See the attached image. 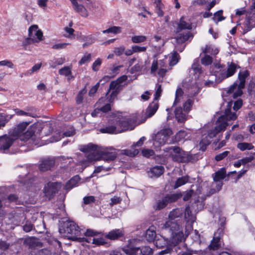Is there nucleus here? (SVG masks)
I'll list each match as a JSON object with an SVG mask.
<instances>
[{
    "label": "nucleus",
    "mask_w": 255,
    "mask_h": 255,
    "mask_svg": "<svg viewBox=\"0 0 255 255\" xmlns=\"http://www.w3.org/2000/svg\"><path fill=\"white\" fill-rule=\"evenodd\" d=\"M81 151L87 154V159L89 162L101 159L107 161H113L118 155L116 150L112 147H100L91 143L84 146Z\"/></svg>",
    "instance_id": "1"
},
{
    "label": "nucleus",
    "mask_w": 255,
    "mask_h": 255,
    "mask_svg": "<svg viewBox=\"0 0 255 255\" xmlns=\"http://www.w3.org/2000/svg\"><path fill=\"white\" fill-rule=\"evenodd\" d=\"M238 66L234 63H228L227 68L218 63H214V66L211 67L212 76H215V81L209 80L205 82L206 86L214 87L216 84L221 82L224 79L233 76L236 72Z\"/></svg>",
    "instance_id": "2"
},
{
    "label": "nucleus",
    "mask_w": 255,
    "mask_h": 255,
    "mask_svg": "<svg viewBox=\"0 0 255 255\" xmlns=\"http://www.w3.org/2000/svg\"><path fill=\"white\" fill-rule=\"evenodd\" d=\"M225 117H220L217 121V126L214 129L210 130L208 134V136L205 137L207 138L202 139L200 143V144L203 145H209L210 143V139L215 137L216 134L221 131L225 130L226 127L228 126L227 120H235L237 118V116L235 113L231 112V108H228L225 110Z\"/></svg>",
    "instance_id": "3"
},
{
    "label": "nucleus",
    "mask_w": 255,
    "mask_h": 255,
    "mask_svg": "<svg viewBox=\"0 0 255 255\" xmlns=\"http://www.w3.org/2000/svg\"><path fill=\"white\" fill-rule=\"evenodd\" d=\"M61 234H67L69 239L79 242H90L87 238L79 237L81 234V230L79 226L73 221H66L63 223L62 228L59 229Z\"/></svg>",
    "instance_id": "4"
},
{
    "label": "nucleus",
    "mask_w": 255,
    "mask_h": 255,
    "mask_svg": "<svg viewBox=\"0 0 255 255\" xmlns=\"http://www.w3.org/2000/svg\"><path fill=\"white\" fill-rule=\"evenodd\" d=\"M249 75V72L247 70L240 72L239 73V84L238 85L237 83H234L230 87L228 91V93L229 94L233 93V97L234 98L241 96L243 93L242 89L245 87L246 79Z\"/></svg>",
    "instance_id": "5"
},
{
    "label": "nucleus",
    "mask_w": 255,
    "mask_h": 255,
    "mask_svg": "<svg viewBox=\"0 0 255 255\" xmlns=\"http://www.w3.org/2000/svg\"><path fill=\"white\" fill-rule=\"evenodd\" d=\"M253 27H255V0H252L251 7L246 12L244 32H249Z\"/></svg>",
    "instance_id": "6"
},
{
    "label": "nucleus",
    "mask_w": 255,
    "mask_h": 255,
    "mask_svg": "<svg viewBox=\"0 0 255 255\" xmlns=\"http://www.w3.org/2000/svg\"><path fill=\"white\" fill-rule=\"evenodd\" d=\"M172 134V131L169 128H165L158 132L153 138V145L159 147L164 145Z\"/></svg>",
    "instance_id": "7"
},
{
    "label": "nucleus",
    "mask_w": 255,
    "mask_h": 255,
    "mask_svg": "<svg viewBox=\"0 0 255 255\" xmlns=\"http://www.w3.org/2000/svg\"><path fill=\"white\" fill-rule=\"evenodd\" d=\"M123 251L128 255H151L152 249L147 246L142 248L127 247L123 249Z\"/></svg>",
    "instance_id": "8"
},
{
    "label": "nucleus",
    "mask_w": 255,
    "mask_h": 255,
    "mask_svg": "<svg viewBox=\"0 0 255 255\" xmlns=\"http://www.w3.org/2000/svg\"><path fill=\"white\" fill-rule=\"evenodd\" d=\"M43 33H28V36L26 37L22 42V46L26 51H31V50L28 45L34 42H38L42 39Z\"/></svg>",
    "instance_id": "9"
},
{
    "label": "nucleus",
    "mask_w": 255,
    "mask_h": 255,
    "mask_svg": "<svg viewBox=\"0 0 255 255\" xmlns=\"http://www.w3.org/2000/svg\"><path fill=\"white\" fill-rule=\"evenodd\" d=\"M16 140H17L16 136L13 135L10 131L8 134L0 136V150H5L8 149Z\"/></svg>",
    "instance_id": "10"
},
{
    "label": "nucleus",
    "mask_w": 255,
    "mask_h": 255,
    "mask_svg": "<svg viewBox=\"0 0 255 255\" xmlns=\"http://www.w3.org/2000/svg\"><path fill=\"white\" fill-rule=\"evenodd\" d=\"M61 187V186L60 183L48 182L45 185L43 189L45 196L50 200L58 192Z\"/></svg>",
    "instance_id": "11"
},
{
    "label": "nucleus",
    "mask_w": 255,
    "mask_h": 255,
    "mask_svg": "<svg viewBox=\"0 0 255 255\" xmlns=\"http://www.w3.org/2000/svg\"><path fill=\"white\" fill-rule=\"evenodd\" d=\"M118 121L120 122L122 128L118 127V131H125L134 128L136 120L124 117H119Z\"/></svg>",
    "instance_id": "12"
},
{
    "label": "nucleus",
    "mask_w": 255,
    "mask_h": 255,
    "mask_svg": "<svg viewBox=\"0 0 255 255\" xmlns=\"http://www.w3.org/2000/svg\"><path fill=\"white\" fill-rule=\"evenodd\" d=\"M177 29L180 30H193L196 27L195 23L191 22L190 19L187 16H182L179 21L176 22Z\"/></svg>",
    "instance_id": "13"
},
{
    "label": "nucleus",
    "mask_w": 255,
    "mask_h": 255,
    "mask_svg": "<svg viewBox=\"0 0 255 255\" xmlns=\"http://www.w3.org/2000/svg\"><path fill=\"white\" fill-rule=\"evenodd\" d=\"M164 152L167 153L166 156L171 157L173 161L178 162V158L181 154L182 149L176 146H172L165 148L163 149Z\"/></svg>",
    "instance_id": "14"
},
{
    "label": "nucleus",
    "mask_w": 255,
    "mask_h": 255,
    "mask_svg": "<svg viewBox=\"0 0 255 255\" xmlns=\"http://www.w3.org/2000/svg\"><path fill=\"white\" fill-rule=\"evenodd\" d=\"M119 117L116 118L113 122L114 125L109 126L105 128H101L100 131L102 133H118L123 131H118V127L122 128L120 122L118 121Z\"/></svg>",
    "instance_id": "15"
},
{
    "label": "nucleus",
    "mask_w": 255,
    "mask_h": 255,
    "mask_svg": "<svg viewBox=\"0 0 255 255\" xmlns=\"http://www.w3.org/2000/svg\"><path fill=\"white\" fill-rule=\"evenodd\" d=\"M64 36L70 40L77 38L80 41H86V43L83 44V47H85L87 44H91L94 41V39L91 36L76 35L74 33H65Z\"/></svg>",
    "instance_id": "16"
},
{
    "label": "nucleus",
    "mask_w": 255,
    "mask_h": 255,
    "mask_svg": "<svg viewBox=\"0 0 255 255\" xmlns=\"http://www.w3.org/2000/svg\"><path fill=\"white\" fill-rule=\"evenodd\" d=\"M162 63L163 62L161 61H160L159 63L157 61H154L151 67V73L155 74V72L158 70L157 72L158 76L161 77H163L165 75L167 70L164 68V66Z\"/></svg>",
    "instance_id": "17"
},
{
    "label": "nucleus",
    "mask_w": 255,
    "mask_h": 255,
    "mask_svg": "<svg viewBox=\"0 0 255 255\" xmlns=\"http://www.w3.org/2000/svg\"><path fill=\"white\" fill-rule=\"evenodd\" d=\"M126 75H123L115 81H112L110 85L109 90L121 91L123 88L122 84L127 80Z\"/></svg>",
    "instance_id": "18"
},
{
    "label": "nucleus",
    "mask_w": 255,
    "mask_h": 255,
    "mask_svg": "<svg viewBox=\"0 0 255 255\" xmlns=\"http://www.w3.org/2000/svg\"><path fill=\"white\" fill-rule=\"evenodd\" d=\"M55 164V161L49 158L42 159L39 164V168L41 171H46L51 169Z\"/></svg>",
    "instance_id": "19"
},
{
    "label": "nucleus",
    "mask_w": 255,
    "mask_h": 255,
    "mask_svg": "<svg viewBox=\"0 0 255 255\" xmlns=\"http://www.w3.org/2000/svg\"><path fill=\"white\" fill-rule=\"evenodd\" d=\"M36 129V127L34 125L30 126L27 130L22 133L19 138L21 141H26L30 139H33L35 137V132Z\"/></svg>",
    "instance_id": "20"
},
{
    "label": "nucleus",
    "mask_w": 255,
    "mask_h": 255,
    "mask_svg": "<svg viewBox=\"0 0 255 255\" xmlns=\"http://www.w3.org/2000/svg\"><path fill=\"white\" fill-rule=\"evenodd\" d=\"M28 123L26 122H22L16 126L11 133L16 136V139L19 138L20 135L23 133L26 127H27Z\"/></svg>",
    "instance_id": "21"
},
{
    "label": "nucleus",
    "mask_w": 255,
    "mask_h": 255,
    "mask_svg": "<svg viewBox=\"0 0 255 255\" xmlns=\"http://www.w3.org/2000/svg\"><path fill=\"white\" fill-rule=\"evenodd\" d=\"M71 2L72 7L75 11L79 13L83 17H87L88 15L87 9L82 4H79L77 2V0H73Z\"/></svg>",
    "instance_id": "22"
},
{
    "label": "nucleus",
    "mask_w": 255,
    "mask_h": 255,
    "mask_svg": "<svg viewBox=\"0 0 255 255\" xmlns=\"http://www.w3.org/2000/svg\"><path fill=\"white\" fill-rule=\"evenodd\" d=\"M163 227L166 229H168L172 234L180 230L179 224L177 222V221L175 220H168L163 225Z\"/></svg>",
    "instance_id": "23"
},
{
    "label": "nucleus",
    "mask_w": 255,
    "mask_h": 255,
    "mask_svg": "<svg viewBox=\"0 0 255 255\" xmlns=\"http://www.w3.org/2000/svg\"><path fill=\"white\" fill-rule=\"evenodd\" d=\"M226 173L225 169L221 168L213 174L214 182L212 183V186L213 187L215 184H218V182H221L220 181L225 178Z\"/></svg>",
    "instance_id": "24"
},
{
    "label": "nucleus",
    "mask_w": 255,
    "mask_h": 255,
    "mask_svg": "<svg viewBox=\"0 0 255 255\" xmlns=\"http://www.w3.org/2000/svg\"><path fill=\"white\" fill-rule=\"evenodd\" d=\"M164 172V167L162 166H156L150 168L147 173L149 177L151 178L158 177L161 175Z\"/></svg>",
    "instance_id": "25"
},
{
    "label": "nucleus",
    "mask_w": 255,
    "mask_h": 255,
    "mask_svg": "<svg viewBox=\"0 0 255 255\" xmlns=\"http://www.w3.org/2000/svg\"><path fill=\"white\" fill-rule=\"evenodd\" d=\"M178 159V162H193L196 160L195 155L190 154L189 153L185 152L183 150H182L181 155Z\"/></svg>",
    "instance_id": "26"
},
{
    "label": "nucleus",
    "mask_w": 255,
    "mask_h": 255,
    "mask_svg": "<svg viewBox=\"0 0 255 255\" xmlns=\"http://www.w3.org/2000/svg\"><path fill=\"white\" fill-rule=\"evenodd\" d=\"M158 108V104L157 102L153 101L150 104L146 111V118H150L152 116L156 113Z\"/></svg>",
    "instance_id": "27"
},
{
    "label": "nucleus",
    "mask_w": 255,
    "mask_h": 255,
    "mask_svg": "<svg viewBox=\"0 0 255 255\" xmlns=\"http://www.w3.org/2000/svg\"><path fill=\"white\" fill-rule=\"evenodd\" d=\"M174 114L178 123H183L186 120V114L183 112L181 107L176 108L175 109Z\"/></svg>",
    "instance_id": "28"
},
{
    "label": "nucleus",
    "mask_w": 255,
    "mask_h": 255,
    "mask_svg": "<svg viewBox=\"0 0 255 255\" xmlns=\"http://www.w3.org/2000/svg\"><path fill=\"white\" fill-rule=\"evenodd\" d=\"M175 37L176 41L178 43H183L187 40L192 38L193 36L192 33H177Z\"/></svg>",
    "instance_id": "29"
},
{
    "label": "nucleus",
    "mask_w": 255,
    "mask_h": 255,
    "mask_svg": "<svg viewBox=\"0 0 255 255\" xmlns=\"http://www.w3.org/2000/svg\"><path fill=\"white\" fill-rule=\"evenodd\" d=\"M214 236H215L213 240L209 246V248L210 250H217L220 249L221 246L220 238L219 237H216V234H215Z\"/></svg>",
    "instance_id": "30"
},
{
    "label": "nucleus",
    "mask_w": 255,
    "mask_h": 255,
    "mask_svg": "<svg viewBox=\"0 0 255 255\" xmlns=\"http://www.w3.org/2000/svg\"><path fill=\"white\" fill-rule=\"evenodd\" d=\"M123 236V233L121 230L118 229L111 231L107 234L105 237L111 240H116Z\"/></svg>",
    "instance_id": "31"
},
{
    "label": "nucleus",
    "mask_w": 255,
    "mask_h": 255,
    "mask_svg": "<svg viewBox=\"0 0 255 255\" xmlns=\"http://www.w3.org/2000/svg\"><path fill=\"white\" fill-rule=\"evenodd\" d=\"M80 178L78 175L74 176L67 182L65 185V189L66 190H70L75 187L77 185V183L80 181Z\"/></svg>",
    "instance_id": "32"
},
{
    "label": "nucleus",
    "mask_w": 255,
    "mask_h": 255,
    "mask_svg": "<svg viewBox=\"0 0 255 255\" xmlns=\"http://www.w3.org/2000/svg\"><path fill=\"white\" fill-rule=\"evenodd\" d=\"M156 237L154 227H151L146 232L145 238L148 242L153 241Z\"/></svg>",
    "instance_id": "33"
},
{
    "label": "nucleus",
    "mask_w": 255,
    "mask_h": 255,
    "mask_svg": "<svg viewBox=\"0 0 255 255\" xmlns=\"http://www.w3.org/2000/svg\"><path fill=\"white\" fill-rule=\"evenodd\" d=\"M202 53L204 54H211L216 55L219 52V50L217 48H214L211 45H207L205 47L202 48Z\"/></svg>",
    "instance_id": "34"
},
{
    "label": "nucleus",
    "mask_w": 255,
    "mask_h": 255,
    "mask_svg": "<svg viewBox=\"0 0 255 255\" xmlns=\"http://www.w3.org/2000/svg\"><path fill=\"white\" fill-rule=\"evenodd\" d=\"M183 213V211L180 209H175L171 211L168 216V220L174 221L175 219L179 217Z\"/></svg>",
    "instance_id": "35"
},
{
    "label": "nucleus",
    "mask_w": 255,
    "mask_h": 255,
    "mask_svg": "<svg viewBox=\"0 0 255 255\" xmlns=\"http://www.w3.org/2000/svg\"><path fill=\"white\" fill-rule=\"evenodd\" d=\"M189 181V177L188 176H184L178 178L174 185V188L176 189L182 185H184Z\"/></svg>",
    "instance_id": "36"
},
{
    "label": "nucleus",
    "mask_w": 255,
    "mask_h": 255,
    "mask_svg": "<svg viewBox=\"0 0 255 255\" xmlns=\"http://www.w3.org/2000/svg\"><path fill=\"white\" fill-rule=\"evenodd\" d=\"M223 10H219L216 11L213 15V17H212V19L213 21L218 23L219 21H221L225 19V17L223 16Z\"/></svg>",
    "instance_id": "37"
},
{
    "label": "nucleus",
    "mask_w": 255,
    "mask_h": 255,
    "mask_svg": "<svg viewBox=\"0 0 255 255\" xmlns=\"http://www.w3.org/2000/svg\"><path fill=\"white\" fill-rule=\"evenodd\" d=\"M171 236L173 241L176 243L181 242L184 239L183 233L181 230L174 233L173 234H171Z\"/></svg>",
    "instance_id": "38"
},
{
    "label": "nucleus",
    "mask_w": 255,
    "mask_h": 255,
    "mask_svg": "<svg viewBox=\"0 0 255 255\" xmlns=\"http://www.w3.org/2000/svg\"><path fill=\"white\" fill-rule=\"evenodd\" d=\"M237 147L241 151L245 150H251L254 148V146L252 143L247 142H241L237 144Z\"/></svg>",
    "instance_id": "39"
},
{
    "label": "nucleus",
    "mask_w": 255,
    "mask_h": 255,
    "mask_svg": "<svg viewBox=\"0 0 255 255\" xmlns=\"http://www.w3.org/2000/svg\"><path fill=\"white\" fill-rule=\"evenodd\" d=\"M12 118L11 115H0V128L5 126L9 120Z\"/></svg>",
    "instance_id": "40"
},
{
    "label": "nucleus",
    "mask_w": 255,
    "mask_h": 255,
    "mask_svg": "<svg viewBox=\"0 0 255 255\" xmlns=\"http://www.w3.org/2000/svg\"><path fill=\"white\" fill-rule=\"evenodd\" d=\"M185 218L188 221L193 222L195 221V218L192 215L189 206L186 207L185 210Z\"/></svg>",
    "instance_id": "41"
},
{
    "label": "nucleus",
    "mask_w": 255,
    "mask_h": 255,
    "mask_svg": "<svg viewBox=\"0 0 255 255\" xmlns=\"http://www.w3.org/2000/svg\"><path fill=\"white\" fill-rule=\"evenodd\" d=\"M212 62V57L208 55L205 54V55L201 59V64L205 66L211 65Z\"/></svg>",
    "instance_id": "42"
},
{
    "label": "nucleus",
    "mask_w": 255,
    "mask_h": 255,
    "mask_svg": "<svg viewBox=\"0 0 255 255\" xmlns=\"http://www.w3.org/2000/svg\"><path fill=\"white\" fill-rule=\"evenodd\" d=\"M33 110L32 108H29L27 110V112H25L24 111L19 110L18 109H16L14 110L15 113L18 116H26L30 117H33L32 114L30 112Z\"/></svg>",
    "instance_id": "43"
},
{
    "label": "nucleus",
    "mask_w": 255,
    "mask_h": 255,
    "mask_svg": "<svg viewBox=\"0 0 255 255\" xmlns=\"http://www.w3.org/2000/svg\"><path fill=\"white\" fill-rule=\"evenodd\" d=\"M179 59V54L176 52H174L171 56V58L169 62V65L170 66H174L176 65L178 63Z\"/></svg>",
    "instance_id": "44"
},
{
    "label": "nucleus",
    "mask_w": 255,
    "mask_h": 255,
    "mask_svg": "<svg viewBox=\"0 0 255 255\" xmlns=\"http://www.w3.org/2000/svg\"><path fill=\"white\" fill-rule=\"evenodd\" d=\"M222 185V182H218V184H215L213 187L212 186V188L210 190L209 194L208 196H210L211 195L218 192L221 189Z\"/></svg>",
    "instance_id": "45"
},
{
    "label": "nucleus",
    "mask_w": 255,
    "mask_h": 255,
    "mask_svg": "<svg viewBox=\"0 0 255 255\" xmlns=\"http://www.w3.org/2000/svg\"><path fill=\"white\" fill-rule=\"evenodd\" d=\"M183 91L182 90L181 88H178L176 91V94H175V101L174 102V105H176L177 103H179L181 97L183 95Z\"/></svg>",
    "instance_id": "46"
},
{
    "label": "nucleus",
    "mask_w": 255,
    "mask_h": 255,
    "mask_svg": "<svg viewBox=\"0 0 255 255\" xmlns=\"http://www.w3.org/2000/svg\"><path fill=\"white\" fill-rule=\"evenodd\" d=\"M163 4L160 0H158L156 3V10L158 16H162L164 14L163 11L162 10Z\"/></svg>",
    "instance_id": "47"
},
{
    "label": "nucleus",
    "mask_w": 255,
    "mask_h": 255,
    "mask_svg": "<svg viewBox=\"0 0 255 255\" xmlns=\"http://www.w3.org/2000/svg\"><path fill=\"white\" fill-rule=\"evenodd\" d=\"M86 92L87 90L85 89L81 90L79 92L76 97V103L77 104L82 103L83 100V96L86 93Z\"/></svg>",
    "instance_id": "48"
},
{
    "label": "nucleus",
    "mask_w": 255,
    "mask_h": 255,
    "mask_svg": "<svg viewBox=\"0 0 255 255\" xmlns=\"http://www.w3.org/2000/svg\"><path fill=\"white\" fill-rule=\"evenodd\" d=\"M155 245L158 248H161L166 246L167 243L166 241L163 239H158L154 241Z\"/></svg>",
    "instance_id": "49"
},
{
    "label": "nucleus",
    "mask_w": 255,
    "mask_h": 255,
    "mask_svg": "<svg viewBox=\"0 0 255 255\" xmlns=\"http://www.w3.org/2000/svg\"><path fill=\"white\" fill-rule=\"evenodd\" d=\"M186 136V133L184 130H180L176 133L175 135V139L176 141L178 142L182 139H184Z\"/></svg>",
    "instance_id": "50"
},
{
    "label": "nucleus",
    "mask_w": 255,
    "mask_h": 255,
    "mask_svg": "<svg viewBox=\"0 0 255 255\" xmlns=\"http://www.w3.org/2000/svg\"><path fill=\"white\" fill-rule=\"evenodd\" d=\"M146 37L142 35L134 36L132 37L131 40L133 43H141L146 40Z\"/></svg>",
    "instance_id": "51"
},
{
    "label": "nucleus",
    "mask_w": 255,
    "mask_h": 255,
    "mask_svg": "<svg viewBox=\"0 0 255 255\" xmlns=\"http://www.w3.org/2000/svg\"><path fill=\"white\" fill-rule=\"evenodd\" d=\"M59 73L67 76L71 74V68L69 67H64L59 70Z\"/></svg>",
    "instance_id": "52"
},
{
    "label": "nucleus",
    "mask_w": 255,
    "mask_h": 255,
    "mask_svg": "<svg viewBox=\"0 0 255 255\" xmlns=\"http://www.w3.org/2000/svg\"><path fill=\"white\" fill-rule=\"evenodd\" d=\"M181 197V194H175L166 196V198L168 199V202H173L177 200Z\"/></svg>",
    "instance_id": "53"
},
{
    "label": "nucleus",
    "mask_w": 255,
    "mask_h": 255,
    "mask_svg": "<svg viewBox=\"0 0 255 255\" xmlns=\"http://www.w3.org/2000/svg\"><path fill=\"white\" fill-rule=\"evenodd\" d=\"M230 153V151H225L221 153H219L217 154L215 157V159L216 161H219L220 160H222L224 158H225L226 156H227Z\"/></svg>",
    "instance_id": "54"
},
{
    "label": "nucleus",
    "mask_w": 255,
    "mask_h": 255,
    "mask_svg": "<svg viewBox=\"0 0 255 255\" xmlns=\"http://www.w3.org/2000/svg\"><path fill=\"white\" fill-rule=\"evenodd\" d=\"M168 199H166V197L163 198L161 201L158 202L157 208L158 210H160L164 208L168 203Z\"/></svg>",
    "instance_id": "55"
},
{
    "label": "nucleus",
    "mask_w": 255,
    "mask_h": 255,
    "mask_svg": "<svg viewBox=\"0 0 255 255\" xmlns=\"http://www.w3.org/2000/svg\"><path fill=\"white\" fill-rule=\"evenodd\" d=\"M142 155L146 157H149L151 156H152L154 154V152L152 149H143L142 150Z\"/></svg>",
    "instance_id": "56"
},
{
    "label": "nucleus",
    "mask_w": 255,
    "mask_h": 255,
    "mask_svg": "<svg viewBox=\"0 0 255 255\" xmlns=\"http://www.w3.org/2000/svg\"><path fill=\"white\" fill-rule=\"evenodd\" d=\"M87 240L90 241L89 243H90L92 241L93 244L98 245H103L104 244V242L103 241V240L102 239H96L93 238L87 239Z\"/></svg>",
    "instance_id": "57"
},
{
    "label": "nucleus",
    "mask_w": 255,
    "mask_h": 255,
    "mask_svg": "<svg viewBox=\"0 0 255 255\" xmlns=\"http://www.w3.org/2000/svg\"><path fill=\"white\" fill-rule=\"evenodd\" d=\"M91 58V56L90 54H87L85 55L79 61V65H82L89 61H90Z\"/></svg>",
    "instance_id": "58"
},
{
    "label": "nucleus",
    "mask_w": 255,
    "mask_h": 255,
    "mask_svg": "<svg viewBox=\"0 0 255 255\" xmlns=\"http://www.w3.org/2000/svg\"><path fill=\"white\" fill-rule=\"evenodd\" d=\"M68 44V43H57V44H53L51 48L53 49H55V50L61 49L65 48Z\"/></svg>",
    "instance_id": "59"
},
{
    "label": "nucleus",
    "mask_w": 255,
    "mask_h": 255,
    "mask_svg": "<svg viewBox=\"0 0 255 255\" xmlns=\"http://www.w3.org/2000/svg\"><path fill=\"white\" fill-rule=\"evenodd\" d=\"M193 102L191 100L188 99L183 105L184 110L185 112H189L191 108Z\"/></svg>",
    "instance_id": "60"
},
{
    "label": "nucleus",
    "mask_w": 255,
    "mask_h": 255,
    "mask_svg": "<svg viewBox=\"0 0 255 255\" xmlns=\"http://www.w3.org/2000/svg\"><path fill=\"white\" fill-rule=\"evenodd\" d=\"M122 28L119 26H112L109 28L103 30L102 32H121Z\"/></svg>",
    "instance_id": "61"
},
{
    "label": "nucleus",
    "mask_w": 255,
    "mask_h": 255,
    "mask_svg": "<svg viewBox=\"0 0 255 255\" xmlns=\"http://www.w3.org/2000/svg\"><path fill=\"white\" fill-rule=\"evenodd\" d=\"M156 88H157V89L156 90L155 95H154V96H155L154 100L155 101L158 100L159 98L160 97L161 94L162 92V89H161V87L160 85L157 84L156 85Z\"/></svg>",
    "instance_id": "62"
},
{
    "label": "nucleus",
    "mask_w": 255,
    "mask_h": 255,
    "mask_svg": "<svg viewBox=\"0 0 255 255\" xmlns=\"http://www.w3.org/2000/svg\"><path fill=\"white\" fill-rule=\"evenodd\" d=\"M102 60L100 58H98L93 64L92 69L94 71H97L99 70V67L101 65Z\"/></svg>",
    "instance_id": "63"
},
{
    "label": "nucleus",
    "mask_w": 255,
    "mask_h": 255,
    "mask_svg": "<svg viewBox=\"0 0 255 255\" xmlns=\"http://www.w3.org/2000/svg\"><path fill=\"white\" fill-rule=\"evenodd\" d=\"M125 51V48L124 46H120L115 48L114 53L117 56L121 55Z\"/></svg>",
    "instance_id": "64"
}]
</instances>
